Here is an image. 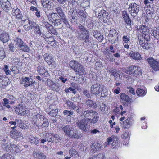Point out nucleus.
Masks as SVG:
<instances>
[{
	"label": "nucleus",
	"instance_id": "2f4dec72",
	"mask_svg": "<svg viewBox=\"0 0 159 159\" xmlns=\"http://www.w3.org/2000/svg\"><path fill=\"white\" fill-rule=\"evenodd\" d=\"M136 93L139 96H144L146 94L144 87L142 86L140 88H138L136 91Z\"/></svg>",
	"mask_w": 159,
	"mask_h": 159
},
{
	"label": "nucleus",
	"instance_id": "6e6552de",
	"mask_svg": "<svg viewBox=\"0 0 159 159\" xmlns=\"http://www.w3.org/2000/svg\"><path fill=\"white\" fill-rule=\"evenodd\" d=\"M84 117L83 119H80L78 122H77L78 126L81 129L84 131H87L89 129V127L87 125L88 119L85 118L84 116L81 115V118Z\"/></svg>",
	"mask_w": 159,
	"mask_h": 159
},
{
	"label": "nucleus",
	"instance_id": "1a4fd4ad",
	"mask_svg": "<svg viewBox=\"0 0 159 159\" xmlns=\"http://www.w3.org/2000/svg\"><path fill=\"white\" fill-rule=\"evenodd\" d=\"M15 111L18 115L24 116L28 113V110L25 106L19 104L15 107Z\"/></svg>",
	"mask_w": 159,
	"mask_h": 159
},
{
	"label": "nucleus",
	"instance_id": "de8ad7c7",
	"mask_svg": "<svg viewBox=\"0 0 159 159\" xmlns=\"http://www.w3.org/2000/svg\"><path fill=\"white\" fill-rule=\"evenodd\" d=\"M60 140L58 135L53 134L52 138V141L51 142L57 143L59 142Z\"/></svg>",
	"mask_w": 159,
	"mask_h": 159
},
{
	"label": "nucleus",
	"instance_id": "ddd939ff",
	"mask_svg": "<svg viewBox=\"0 0 159 159\" xmlns=\"http://www.w3.org/2000/svg\"><path fill=\"white\" fill-rule=\"evenodd\" d=\"M43 57L45 61L49 66L52 68H54L56 67L53 58L50 55L45 53L43 55Z\"/></svg>",
	"mask_w": 159,
	"mask_h": 159
},
{
	"label": "nucleus",
	"instance_id": "dca6fc26",
	"mask_svg": "<svg viewBox=\"0 0 159 159\" xmlns=\"http://www.w3.org/2000/svg\"><path fill=\"white\" fill-rule=\"evenodd\" d=\"M133 123V120L131 117H128L126 120L121 122L120 123V125L125 129L128 128L132 125Z\"/></svg>",
	"mask_w": 159,
	"mask_h": 159
},
{
	"label": "nucleus",
	"instance_id": "b1692460",
	"mask_svg": "<svg viewBox=\"0 0 159 159\" xmlns=\"http://www.w3.org/2000/svg\"><path fill=\"white\" fill-rule=\"evenodd\" d=\"M9 39L8 34L6 32H3L0 34V40L3 43L7 42Z\"/></svg>",
	"mask_w": 159,
	"mask_h": 159
},
{
	"label": "nucleus",
	"instance_id": "7ed1b4c3",
	"mask_svg": "<svg viewBox=\"0 0 159 159\" xmlns=\"http://www.w3.org/2000/svg\"><path fill=\"white\" fill-rule=\"evenodd\" d=\"M62 129L66 134L69 137L78 139L81 136V135L79 134L78 131L74 129L73 126L70 125L65 126L62 128Z\"/></svg>",
	"mask_w": 159,
	"mask_h": 159
},
{
	"label": "nucleus",
	"instance_id": "5701e85b",
	"mask_svg": "<svg viewBox=\"0 0 159 159\" xmlns=\"http://www.w3.org/2000/svg\"><path fill=\"white\" fill-rule=\"evenodd\" d=\"M108 14L105 10L102 9L98 12V18L101 20H105L108 16Z\"/></svg>",
	"mask_w": 159,
	"mask_h": 159
},
{
	"label": "nucleus",
	"instance_id": "2eb2a0df",
	"mask_svg": "<svg viewBox=\"0 0 159 159\" xmlns=\"http://www.w3.org/2000/svg\"><path fill=\"white\" fill-rule=\"evenodd\" d=\"M11 133V136L16 141H20L23 138L22 134L17 130H13Z\"/></svg>",
	"mask_w": 159,
	"mask_h": 159
},
{
	"label": "nucleus",
	"instance_id": "a211bd4d",
	"mask_svg": "<svg viewBox=\"0 0 159 159\" xmlns=\"http://www.w3.org/2000/svg\"><path fill=\"white\" fill-rule=\"evenodd\" d=\"M148 26L144 25H140L138 28V30L143 35H144V38H149V39H150L148 35Z\"/></svg>",
	"mask_w": 159,
	"mask_h": 159
},
{
	"label": "nucleus",
	"instance_id": "4be33fe9",
	"mask_svg": "<svg viewBox=\"0 0 159 159\" xmlns=\"http://www.w3.org/2000/svg\"><path fill=\"white\" fill-rule=\"evenodd\" d=\"M12 14L18 19H22V14L20 10L17 8H14L12 9Z\"/></svg>",
	"mask_w": 159,
	"mask_h": 159
},
{
	"label": "nucleus",
	"instance_id": "774afa93",
	"mask_svg": "<svg viewBox=\"0 0 159 159\" xmlns=\"http://www.w3.org/2000/svg\"><path fill=\"white\" fill-rule=\"evenodd\" d=\"M70 86L75 89H77L79 88L78 85L75 82H72L70 84Z\"/></svg>",
	"mask_w": 159,
	"mask_h": 159
},
{
	"label": "nucleus",
	"instance_id": "3c124183",
	"mask_svg": "<svg viewBox=\"0 0 159 159\" xmlns=\"http://www.w3.org/2000/svg\"><path fill=\"white\" fill-rule=\"evenodd\" d=\"M144 3L145 5V9L146 10V8H147L148 9H149L151 8V6L152 5V3L151 2L148 1L146 0H144Z\"/></svg>",
	"mask_w": 159,
	"mask_h": 159
},
{
	"label": "nucleus",
	"instance_id": "9d476101",
	"mask_svg": "<svg viewBox=\"0 0 159 159\" xmlns=\"http://www.w3.org/2000/svg\"><path fill=\"white\" fill-rule=\"evenodd\" d=\"M149 39L148 38H144L143 35L139 37V43L143 49H148L150 48L151 43H147Z\"/></svg>",
	"mask_w": 159,
	"mask_h": 159
},
{
	"label": "nucleus",
	"instance_id": "4c0bfd02",
	"mask_svg": "<svg viewBox=\"0 0 159 159\" xmlns=\"http://www.w3.org/2000/svg\"><path fill=\"white\" fill-rule=\"evenodd\" d=\"M29 141L31 143L37 145L39 142V138L37 137L30 136L29 138Z\"/></svg>",
	"mask_w": 159,
	"mask_h": 159
},
{
	"label": "nucleus",
	"instance_id": "6ab92c4d",
	"mask_svg": "<svg viewBox=\"0 0 159 159\" xmlns=\"http://www.w3.org/2000/svg\"><path fill=\"white\" fill-rule=\"evenodd\" d=\"M89 33H79L78 39L79 40L84 41L83 43L89 42Z\"/></svg>",
	"mask_w": 159,
	"mask_h": 159
},
{
	"label": "nucleus",
	"instance_id": "9b49d317",
	"mask_svg": "<svg viewBox=\"0 0 159 159\" xmlns=\"http://www.w3.org/2000/svg\"><path fill=\"white\" fill-rule=\"evenodd\" d=\"M22 21L24 28L27 31L31 30L36 25L34 22L30 20L28 18L23 20Z\"/></svg>",
	"mask_w": 159,
	"mask_h": 159
},
{
	"label": "nucleus",
	"instance_id": "393cba45",
	"mask_svg": "<svg viewBox=\"0 0 159 159\" xmlns=\"http://www.w3.org/2000/svg\"><path fill=\"white\" fill-rule=\"evenodd\" d=\"M12 144H11L10 142L7 141V143L3 144L2 145V147L3 150L7 152H10V151H12L11 149Z\"/></svg>",
	"mask_w": 159,
	"mask_h": 159
},
{
	"label": "nucleus",
	"instance_id": "13d9d810",
	"mask_svg": "<svg viewBox=\"0 0 159 159\" xmlns=\"http://www.w3.org/2000/svg\"><path fill=\"white\" fill-rule=\"evenodd\" d=\"M58 111L57 109H53L49 113V114L52 116H56Z\"/></svg>",
	"mask_w": 159,
	"mask_h": 159
},
{
	"label": "nucleus",
	"instance_id": "680f3d73",
	"mask_svg": "<svg viewBox=\"0 0 159 159\" xmlns=\"http://www.w3.org/2000/svg\"><path fill=\"white\" fill-rule=\"evenodd\" d=\"M63 114L64 115H67L68 116H70L73 114V112L72 111H68L65 110L63 111Z\"/></svg>",
	"mask_w": 159,
	"mask_h": 159
},
{
	"label": "nucleus",
	"instance_id": "4d7b16f0",
	"mask_svg": "<svg viewBox=\"0 0 159 159\" xmlns=\"http://www.w3.org/2000/svg\"><path fill=\"white\" fill-rule=\"evenodd\" d=\"M123 43H129L130 41V38L126 35L124 36L122 38Z\"/></svg>",
	"mask_w": 159,
	"mask_h": 159
},
{
	"label": "nucleus",
	"instance_id": "f8f14e48",
	"mask_svg": "<svg viewBox=\"0 0 159 159\" xmlns=\"http://www.w3.org/2000/svg\"><path fill=\"white\" fill-rule=\"evenodd\" d=\"M147 60L150 66L155 71H159V62L152 58H149Z\"/></svg>",
	"mask_w": 159,
	"mask_h": 159
},
{
	"label": "nucleus",
	"instance_id": "f3484780",
	"mask_svg": "<svg viewBox=\"0 0 159 159\" xmlns=\"http://www.w3.org/2000/svg\"><path fill=\"white\" fill-rule=\"evenodd\" d=\"M1 6L3 10L8 12L11 9V5L8 0H1Z\"/></svg>",
	"mask_w": 159,
	"mask_h": 159
},
{
	"label": "nucleus",
	"instance_id": "79ce46f5",
	"mask_svg": "<svg viewBox=\"0 0 159 159\" xmlns=\"http://www.w3.org/2000/svg\"><path fill=\"white\" fill-rule=\"evenodd\" d=\"M100 145L99 144L95 143L92 144L91 146V148L92 150L96 152L99 150L100 148Z\"/></svg>",
	"mask_w": 159,
	"mask_h": 159
},
{
	"label": "nucleus",
	"instance_id": "f257e3e1",
	"mask_svg": "<svg viewBox=\"0 0 159 159\" xmlns=\"http://www.w3.org/2000/svg\"><path fill=\"white\" fill-rule=\"evenodd\" d=\"M92 93L96 96L105 97L108 94V89L104 85L99 83L93 84L90 87Z\"/></svg>",
	"mask_w": 159,
	"mask_h": 159
},
{
	"label": "nucleus",
	"instance_id": "0e129e2a",
	"mask_svg": "<svg viewBox=\"0 0 159 159\" xmlns=\"http://www.w3.org/2000/svg\"><path fill=\"white\" fill-rule=\"evenodd\" d=\"M96 155V159H105V155L103 153H101Z\"/></svg>",
	"mask_w": 159,
	"mask_h": 159
},
{
	"label": "nucleus",
	"instance_id": "a878e982",
	"mask_svg": "<svg viewBox=\"0 0 159 159\" xmlns=\"http://www.w3.org/2000/svg\"><path fill=\"white\" fill-rule=\"evenodd\" d=\"M38 72L41 75L44 76H47L48 73L45 68L41 66H39L38 67Z\"/></svg>",
	"mask_w": 159,
	"mask_h": 159
},
{
	"label": "nucleus",
	"instance_id": "473e14b6",
	"mask_svg": "<svg viewBox=\"0 0 159 159\" xmlns=\"http://www.w3.org/2000/svg\"><path fill=\"white\" fill-rule=\"evenodd\" d=\"M121 101L123 102L125 101L127 102H131V99L127 95L124 93L121 94L120 95Z\"/></svg>",
	"mask_w": 159,
	"mask_h": 159
},
{
	"label": "nucleus",
	"instance_id": "864d4df0",
	"mask_svg": "<svg viewBox=\"0 0 159 159\" xmlns=\"http://www.w3.org/2000/svg\"><path fill=\"white\" fill-rule=\"evenodd\" d=\"M153 15V13L151 12V11H150V9H149V11L147 12V15H146L147 19L148 20L151 19Z\"/></svg>",
	"mask_w": 159,
	"mask_h": 159
},
{
	"label": "nucleus",
	"instance_id": "5fc2aeb1",
	"mask_svg": "<svg viewBox=\"0 0 159 159\" xmlns=\"http://www.w3.org/2000/svg\"><path fill=\"white\" fill-rule=\"evenodd\" d=\"M72 109H73L74 111H75L77 112L78 113H80V110H79V107L76 106L75 104L74 103L73 104L72 106L70 108Z\"/></svg>",
	"mask_w": 159,
	"mask_h": 159
},
{
	"label": "nucleus",
	"instance_id": "e2e57ef3",
	"mask_svg": "<svg viewBox=\"0 0 159 159\" xmlns=\"http://www.w3.org/2000/svg\"><path fill=\"white\" fill-rule=\"evenodd\" d=\"M6 54L3 50H0V59L3 60L5 58Z\"/></svg>",
	"mask_w": 159,
	"mask_h": 159
},
{
	"label": "nucleus",
	"instance_id": "423d86ee",
	"mask_svg": "<svg viewBox=\"0 0 159 159\" xmlns=\"http://www.w3.org/2000/svg\"><path fill=\"white\" fill-rule=\"evenodd\" d=\"M37 120L36 122V125L37 126H43L45 127L48 126L49 123L47 119L45 118L42 115H37Z\"/></svg>",
	"mask_w": 159,
	"mask_h": 159
},
{
	"label": "nucleus",
	"instance_id": "f704fd0d",
	"mask_svg": "<svg viewBox=\"0 0 159 159\" xmlns=\"http://www.w3.org/2000/svg\"><path fill=\"white\" fill-rule=\"evenodd\" d=\"M55 10L61 18H63L64 16H65L63 10L60 7H56L55 8Z\"/></svg>",
	"mask_w": 159,
	"mask_h": 159
},
{
	"label": "nucleus",
	"instance_id": "8fccbe9b",
	"mask_svg": "<svg viewBox=\"0 0 159 159\" xmlns=\"http://www.w3.org/2000/svg\"><path fill=\"white\" fill-rule=\"evenodd\" d=\"M64 91L66 93H70V92H72L74 94H75L76 93V91L75 90V89L72 87H69L68 88H66Z\"/></svg>",
	"mask_w": 159,
	"mask_h": 159
},
{
	"label": "nucleus",
	"instance_id": "0eeeda50",
	"mask_svg": "<svg viewBox=\"0 0 159 159\" xmlns=\"http://www.w3.org/2000/svg\"><path fill=\"white\" fill-rule=\"evenodd\" d=\"M139 6L135 3H132L129 5L128 10L130 14L134 17L136 16L139 11Z\"/></svg>",
	"mask_w": 159,
	"mask_h": 159
},
{
	"label": "nucleus",
	"instance_id": "09e8293b",
	"mask_svg": "<svg viewBox=\"0 0 159 159\" xmlns=\"http://www.w3.org/2000/svg\"><path fill=\"white\" fill-rule=\"evenodd\" d=\"M80 30V33H89V31L86 30L85 27L81 24L79 25L78 26Z\"/></svg>",
	"mask_w": 159,
	"mask_h": 159
},
{
	"label": "nucleus",
	"instance_id": "c85d7f7f",
	"mask_svg": "<svg viewBox=\"0 0 159 159\" xmlns=\"http://www.w3.org/2000/svg\"><path fill=\"white\" fill-rule=\"evenodd\" d=\"M51 87L54 91L58 92L60 90V84L58 83H55L53 81H51Z\"/></svg>",
	"mask_w": 159,
	"mask_h": 159
},
{
	"label": "nucleus",
	"instance_id": "c756f323",
	"mask_svg": "<svg viewBox=\"0 0 159 159\" xmlns=\"http://www.w3.org/2000/svg\"><path fill=\"white\" fill-rule=\"evenodd\" d=\"M53 135V134L52 133H44L43 137L46 139L48 142H52Z\"/></svg>",
	"mask_w": 159,
	"mask_h": 159
},
{
	"label": "nucleus",
	"instance_id": "338daca9",
	"mask_svg": "<svg viewBox=\"0 0 159 159\" xmlns=\"http://www.w3.org/2000/svg\"><path fill=\"white\" fill-rule=\"evenodd\" d=\"M130 135V134L128 131H126L124 132L122 135V137L124 139H126L128 138Z\"/></svg>",
	"mask_w": 159,
	"mask_h": 159
},
{
	"label": "nucleus",
	"instance_id": "49530a36",
	"mask_svg": "<svg viewBox=\"0 0 159 159\" xmlns=\"http://www.w3.org/2000/svg\"><path fill=\"white\" fill-rule=\"evenodd\" d=\"M41 35V37H42L44 39L49 38L50 39V40H52V41H51L52 42V40L53 39V38L52 37V35L51 34V33L48 32L46 35L44 34H43L41 33V35Z\"/></svg>",
	"mask_w": 159,
	"mask_h": 159
},
{
	"label": "nucleus",
	"instance_id": "a19ab883",
	"mask_svg": "<svg viewBox=\"0 0 159 159\" xmlns=\"http://www.w3.org/2000/svg\"><path fill=\"white\" fill-rule=\"evenodd\" d=\"M18 49L26 52H28L30 51L29 47L24 43L20 46Z\"/></svg>",
	"mask_w": 159,
	"mask_h": 159
},
{
	"label": "nucleus",
	"instance_id": "69168bd1",
	"mask_svg": "<svg viewBox=\"0 0 159 159\" xmlns=\"http://www.w3.org/2000/svg\"><path fill=\"white\" fill-rule=\"evenodd\" d=\"M116 33V31L114 29H111L109 31V37L110 38V36H115V34Z\"/></svg>",
	"mask_w": 159,
	"mask_h": 159
},
{
	"label": "nucleus",
	"instance_id": "20e7f679",
	"mask_svg": "<svg viewBox=\"0 0 159 159\" xmlns=\"http://www.w3.org/2000/svg\"><path fill=\"white\" fill-rule=\"evenodd\" d=\"M123 71L128 74L131 75H141V70L140 67L136 66L133 65L128 67L126 69L123 70Z\"/></svg>",
	"mask_w": 159,
	"mask_h": 159
},
{
	"label": "nucleus",
	"instance_id": "72a5a7b5",
	"mask_svg": "<svg viewBox=\"0 0 159 159\" xmlns=\"http://www.w3.org/2000/svg\"><path fill=\"white\" fill-rule=\"evenodd\" d=\"M3 101L4 102L3 103V106L8 109H9L11 107V106L8 104H12L14 103V101H10L8 99V98H4L3 99Z\"/></svg>",
	"mask_w": 159,
	"mask_h": 159
},
{
	"label": "nucleus",
	"instance_id": "a18cd8bd",
	"mask_svg": "<svg viewBox=\"0 0 159 159\" xmlns=\"http://www.w3.org/2000/svg\"><path fill=\"white\" fill-rule=\"evenodd\" d=\"M34 156L35 157L40 159H43L46 158V156L40 152H36L34 153Z\"/></svg>",
	"mask_w": 159,
	"mask_h": 159
},
{
	"label": "nucleus",
	"instance_id": "7c9ffc66",
	"mask_svg": "<svg viewBox=\"0 0 159 159\" xmlns=\"http://www.w3.org/2000/svg\"><path fill=\"white\" fill-rule=\"evenodd\" d=\"M129 56L133 59L135 60H140L141 58L140 54L138 52H133L129 53Z\"/></svg>",
	"mask_w": 159,
	"mask_h": 159
},
{
	"label": "nucleus",
	"instance_id": "f03ea898",
	"mask_svg": "<svg viewBox=\"0 0 159 159\" xmlns=\"http://www.w3.org/2000/svg\"><path fill=\"white\" fill-rule=\"evenodd\" d=\"M85 118L88 119V121L92 125L95 124L98 120L99 116L98 114L92 110H87L83 113Z\"/></svg>",
	"mask_w": 159,
	"mask_h": 159
},
{
	"label": "nucleus",
	"instance_id": "052dcab7",
	"mask_svg": "<svg viewBox=\"0 0 159 159\" xmlns=\"http://www.w3.org/2000/svg\"><path fill=\"white\" fill-rule=\"evenodd\" d=\"M3 70L7 75H8L10 74V71H9V70L8 66L7 65H4V67L3 69Z\"/></svg>",
	"mask_w": 159,
	"mask_h": 159
},
{
	"label": "nucleus",
	"instance_id": "bb28decb",
	"mask_svg": "<svg viewBox=\"0 0 159 159\" xmlns=\"http://www.w3.org/2000/svg\"><path fill=\"white\" fill-rule=\"evenodd\" d=\"M122 16L125 22L128 25L131 24V21L129 18V17L127 13V12L124 11L122 12Z\"/></svg>",
	"mask_w": 159,
	"mask_h": 159
},
{
	"label": "nucleus",
	"instance_id": "aec40b11",
	"mask_svg": "<svg viewBox=\"0 0 159 159\" xmlns=\"http://www.w3.org/2000/svg\"><path fill=\"white\" fill-rule=\"evenodd\" d=\"M42 25L45 27L48 30V32L51 33L53 34H54L56 33V30L49 23L45 20H43L42 22Z\"/></svg>",
	"mask_w": 159,
	"mask_h": 159
},
{
	"label": "nucleus",
	"instance_id": "cd10ccee",
	"mask_svg": "<svg viewBox=\"0 0 159 159\" xmlns=\"http://www.w3.org/2000/svg\"><path fill=\"white\" fill-rule=\"evenodd\" d=\"M78 65L74 71L77 72L80 75H82L84 73V68L80 63Z\"/></svg>",
	"mask_w": 159,
	"mask_h": 159
},
{
	"label": "nucleus",
	"instance_id": "c03bdc74",
	"mask_svg": "<svg viewBox=\"0 0 159 159\" xmlns=\"http://www.w3.org/2000/svg\"><path fill=\"white\" fill-rule=\"evenodd\" d=\"M79 63L77 61H75L74 60L71 61L69 62V66L70 67L73 69L74 70L78 65V64Z\"/></svg>",
	"mask_w": 159,
	"mask_h": 159
},
{
	"label": "nucleus",
	"instance_id": "58836bf2",
	"mask_svg": "<svg viewBox=\"0 0 159 159\" xmlns=\"http://www.w3.org/2000/svg\"><path fill=\"white\" fill-rule=\"evenodd\" d=\"M17 125L22 129H25L27 128V125L20 120L18 119L17 120Z\"/></svg>",
	"mask_w": 159,
	"mask_h": 159
},
{
	"label": "nucleus",
	"instance_id": "bf43d9fd",
	"mask_svg": "<svg viewBox=\"0 0 159 159\" xmlns=\"http://www.w3.org/2000/svg\"><path fill=\"white\" fill-rule=\"evenodd\" d=\"M61 20L60 19H55L52 21L53 25L56 26H58L61 24Z\"/></svg>",
	"mask_w": 159,
	"mask_h": 159
},
{
	"label": "nucleus",
	"instance_id": "6e6d98bb",
	"mask_svg": "<svg viewBox=\"0 0 159 159\" xmlns=\"http://www.w3.org/2000/svg\"><path fill=\"white\" fill-rule=\"evenodd\" d=\"M95 66H96V69L100 70H101L103 68V66L102 64L100 62H97L95 63Z\"/></svg>",
	"mask_w": 159,
	"mask_h": 159
},
{
	"label": "nucleus",
	"instance_id": "ea45409f",
	"mask_svg": "<svg viewBox=\"0 0 159 159\" xmlns=\"http://www.w3.org/2000/svg\"><path fill=\"white\" fill-rule=\"evenodd\" d=\"M16 47L18 48L24 43L22 40L20 38H16L15 40Z\"/></svg>",
	"mask_w": 159,
	"mask_h": 159
},
{
	"label": "nucleus",
	"instance_id": "c9c22d12",
	"mask_svg": "<svg viewBox=\"0 0 159 159\" xmlns=\"http://www.w3.org/2000/svg\"><path fill=\"white\" fill-rule=\"evenodd\" d=\"M156 28V30H153L152 34L155 38L159 40V25Z\"/></svg>",
	"mask_w": 159,
	"mask_h": 159
},
{
	"label": "nucleus",
	"instance_id": "39448f33",
	"mask_svg": "<svg viewBox=\"0 0 159 159\" xmlns=\"http://www.w3.org/2000/svg\"><path fill=\"white\" fill-rule=\"evenodd\" d=\"M117 139L116 138L114 139V137L111 136L107 138L104 144L105 148L110 147L114 148L117 146Z\"/></svg>",
	"mask_w": 159,
	"mask_h": 159
},
{
	"label": "nucleus",
	"instance_id": "603ef678",
	"mask_svg": "<svg viewBox=\"0 0 159 159\" xmlns=\"http://www.w3.org/2000/svg\"><path fill=\"white\" fill-rule=\"evenodd\" d=\"M1 159H13V157L9 154H3L1 157Z\"/></svg>",
	"mask_w": 159,
	"mask_h": 159
},
{
	"label": "nucleus",
	"instance_id": "37998d69",
	"mask_svg": "<svg viewBox=\"0 0 159 159\" xmlns=\"http://www.w3.org/2000/svg\"><path fill=\"white\" fill-rule=\"evenodd\" d=\"M70 155L72 157H78L79 155L77 151L73 149H71L69 151Z\"/></svg>",
	"mask_w": 159,
	"mask_h": 159
},
{
	"label": "nucleus",
	"instance_id": "e433bc0d",
	"mask_svg": "<svg viewBox=\"0 0 159 159\" xmlns=\"http://www.w3.org/2000/svg\"><path fill=\"white\" fill-rule=\"evenodd\" d=\"M85 103L89 107H91L95 108L97 107L96 104L92 100L89 99L86 100Z\"/></svg>",
	"mask_w": 159,
	"mask_h": 159
},
{
	"label": "nucleus",
	"instance_id": "412c9836",
	"mask_svg": "<svg viewBox=\"0 0 159 159\" xmlns=\"http://www.w3.org/2000/svg\"><path fill=\"white\" fill-rule=\"evenodd\" d=\"M9 80L8 77L0 74V87L6 86L9 84Z\"/></svg>",
	"mask_w": 159,
	"mask_h": 159
},
{
	"label": "nucleus",
	"instance_id": "4468645a",
	"mask_svg": "<svg viewBox=\"0 0 159 159\" xmlns=\"http://www.w3.org/2000/svg\"><path fill=\"white\" fill-rule=\"evenodd\" d=\"M21 80V83L23 84L25 87H31L34 83V82H33V79L31 76L23 77Z\"/></svg>",
	"mask_w": 159,
	"mask_h": 159
}]
</instances>
